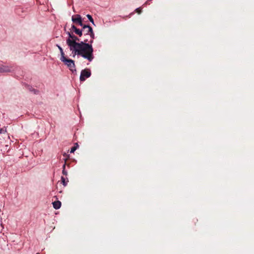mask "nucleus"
<instances>
[{
    "mask_svg": "<svg viewBox=\"0 0 254 254\" xmlns=\"http://www.w3.org/2000/svg\"><path fill=\"white\" fill-rule=\"evenodd\" d=\"M70 32L71 34V32H74L77 35H78L79 37H81L82 36V29H79L77 28L74 25H72L70 29Z\"/></svg>",
    "mask_w": 254,
    "mask_h": 254,
    "instance_id": "obj_5",
    "label": "nucleus"
},
{
    "mask_svg": "<svg viewBox=\"0 0 254 254\" xmlns=\"http://www.w3.org/2000/svg\"><path fill=\"white\" fill-rule=\"evenodd\" d=\"M63 174L65 176H66L67 174V172L65 170V164H64L63 166Z\"/></svg>",
    "mask_w": 254,
    "mask_h": 254,
    "instance_id": "obj_10",
    "label": "nucleus"
},
{
    "mask_svg": "<svg viewBox=\"0 0 254 254\" xmlns=\"http://www.w3.org/2000/svg\"><path fill=\"white\" fill-rule=\"evenodd\" d=\"M7 132L6 127H3L0 129V134L5 133Z\"/></svg>",
    "mask_w": 254,
    "mask_h": 254,
    "instance_id": "obj_11",
    "label": "nucleus"
},
{
    "mask_svg": "<svg viewBox=\"0 0 254 254\" xmlns=\"http://www.w3.org/2000/svg\"><path fill=\"white\" fill-rule=\"evenodd\" d=\"M61 61L63 62L72 71V72H75L76 71L74 62L72 60L68 59L65 56L60 58Z\"/></svg>",
    "mask_w": 254,
    "mask_h": 254,
    "instance_id": "obj_2",
    "label": "nucleus"
},
{
    "mask_svg": "<svg viewBox=\"0 0 254 254\" xmlns=\"http://www.w3.org/2000/svg\"><path fill=\"white\" fill-rule=\"evenodd\" d=\"M62 182L64 186H65L67 185L68 182V180L66 178H64V177H62L61 178Z\"/></svg>",
    "mask_w": 254,
    "mask_h": 254,
    "instance_id": "obj_9",
    "label": "nucleus"
},
{
    "mask_svg": "<svg viewBox=\"0 0 254 254\" xmlns=\"http://www.w3.org/2000/svg\"><path fill=\"white\" fill-rule=\"evenodd\" d=\"M76 150V148L75 147H73L71 148V150H70V152L71 153H73L74 152V151Z\"/></svg>",
    "mask_w": 254,
    "mask_h": 254,
    "instance_id": "obj_14",
    "label": "nucleus"
},
{
    "mask_svg": "<svg viewBox=\"0 0 254 254\" xmlns=\"http://www.w3.org/2000/svg\"><path fill=\"white\" fill-rule=\"evenodd\" d=\"M91 75V72L89 69H84L81 71L80 76V80L84 81L86 78L89 77Z\"/></svg>",
    "mask_w": 254,
    "mask_h": 254,
    "instance_id": "obj_3",
    "label": "nucleus"
},
{
    "mask_svg": "<svg viewBox=\"0 0 254 254\" xmlns=\"http://www.w3.org/2000/svg\"><path fill=\"white\" fill-rule=\"evenodd\" d=\"M81 27L82 36L89 37L90 40L88 38H84L83 39V41L77 42V41H79V39L70 32H68V38L66 39V42L73 57H75L76 55L81 56L88 61L91 62L94 59L93 49L91 44L86 43L88 42L91 44L93 43L94 34L92 27L90 26L83 25Z\"/></svg>",
    "mask_w": 254,
    "mask_h": 254,
    "instance_id": "obj_1",
    "label": "nucleus"
},
{
    "mask_svg": "<svg viewBox=\"0 0 254 254\" xmlns=\"http://www.w3.org/2000/svg\"><path fill=\"white\" fill-rule=\"evenodd\" d=\"M8 71H9V70L7 67L3 66L2 67H0V72Z\"/></svg>",
    "mask_w": 254,
    "mask_h": 254,
    "instance_id": "obj_7",
    "label": "nucleus"
},
{
    "mask_svg": "<svg viewBox=\"0 0 254 254\" xmlns=\"http://www.w3.org/2000/svg\"><path fill=\"white\" fill-rule=\"evenodd\" d=\"M57 46L58 47V48H59V50L60 51V53H61V58H63V57H64L65 56L64 53V51H63V50L62 48L60 46H59L58 45H57Z\"/></svg>",
    "mask_w": 254,
    "mask_h": 254,
    "instance_id": "obj_8",
    "label": "nucleus"
},
{
    "mask_svg": "<svg viewBox=\"0 0 254 254\" xmlns=\"http://www.w3.org/2000/svg\"><path fill=\"white\" fill-rule=\"evenodd\" d=\"M36 254H39V253H37Z\"/></svg>",
    "mask_w": 254,
    "mask_h": 254,
    "instance_id": "obj_15",
    "label": "nucleus"
},
{
    "mask_svg": "<svg viewBox=\"0 0 254 254\" xmlns=\"http://www.w3.org/2000/svg\"><path fill=\"white\" fill-rule=\"evenodd\" d=\"M135 11L136 12H137L138 14H140L141 12V9L139 7V8H137L136 9H135Z\"/></svg>",
    "mask_w": 254,
    "mask_h": 254,
    "instance_id": "obj_13",
    "label": "nucleus"
},
{
    "mask_svg": "<svg viewBox=\"0 0 254 254\" xmlns=\"http://www.w3.org/2000/svg\"><path fill=\"white\" fill-rule=\"evenodd\" d=\"M53 207L56 209H59L61 206V202L59 200L55 201L53 203Z\"/></svg>",
    "mask_w": 254,
    "mask_h": 254,
    "instance_id": "obj_6",
    "label": "nucleus"
},
{
    "mask_svg": "<svg viewBox=\"0 0 254 254\" xmlns=\"http://www.w3.org/2000/svg\"><path fill=\"white\" fill-rule=\"evenodd\" d=\"M72 21L73 23L82 26L84 24L82 23V20L81 16L79 14H76L72 16Z\"/></svg>",
    "mask_w": 254,
    "mask_h": 254,
    "instance_id": "obj_4",
    "label": "nucleus"
},
{
    "mask_svg": "<svg viewBox=\"0 0 254 254\" xmlns=\"http://www.w3.org/2000/svg\"><path fill=\"white\" fill-rule=\"evenodd\" d=\"M87 17L88 18V19L89 20V21L90 22H91L93 24H94V20H93V19L92 18V16L89 14H87Z\"/></svg>",
    "mask_w": 254,
    "mask_h": 254,
    "instance_id": "obj_12",
    "label": "nucleus"
}]
</instances>
